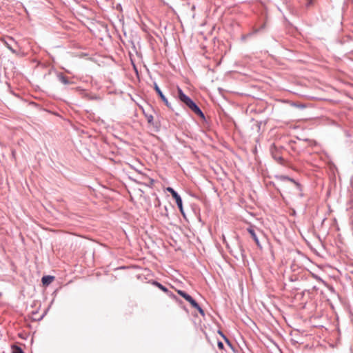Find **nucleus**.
Here are the masks:
<instances>
[{"instance_id": "1", "label": "nucleus", "mask_w": 353, "mask_h": 353, "mask_svg": "<svg viewBox=\"0 0 353 353\" xmlns=\"http://www.w3.org/2000/svg\"><path fill=\"white\" fill-rule=\"evenodd\" d=\"M179 99L185 104L195 114L204 119L205 116L200 108L186 94L183 93L180 88H178Z\"/></svg>"}, {"instance_id": "2", "label": "nucleus", "mask_w": 353, "mask_h": 353, "mask_svg": "<svg viewBox=\"0 0 353 353\" xmlns=\"http://www.w3.org/2000/svg\"><path fill=\"white\" fill-rule=\"evenodd\" d=\"M167 191L172 194L174 199H175L176 205L179 208L181 212L183 213L182 199L180 195L172 188L170 187L167 188Z\"/></svg>"}, {"instance_id": "3", "label": "nucleus", "mask_w": 353, "mask_h": 353, "mask_svg": "<svg viewBox=\"0 0 353 353\" xmlns=\"http://www.w3.org/2000/svg\"><path fill=\"white\" fill-rule=\"evenodd\" d=\"M247 231L248 232V233L250 234L251 237L252 238V239L254 241V242L256 243V245L258 248H261V245L259 242V240L258 239V236H257V234L256 232V231H259L260 232L259 230L258 229H255L253 227H250L247 229Z\"/></svg>"}, {"instance_id": "4", "label": "nucleus", "mask_w": 353, "mask_h": 353, "mask_svg": "<svg viewBox=\"0 0 353 353\" xmlns=\"http://www.w3.org/2000/svg\"><path fill=\"white\" fill-rule=\"evenodd\" d=\"M177 292L178 294L188 301L192 307H198V303L190 295L183 290H178Z\"/></svg>"}, {"instance_id": "5", "label": "nucleus", "mask_w": 353, "mask_h": 353, "mask_svg": "<svg viewBox=\"0 0 353 353\" xmlns=\"http://www.w3.org/2000/svg\"><path fill=\"white\" fill-rule=\"evenodd\" d=\"M154 88L155 91L157 92V93L158 94V95L159 96V97L161 98V99L163 101L165 105L168 108H170V103L168 102L167 98L163 94V93L162 92V91L161 90V89L159 88V87L158 86V85L156 83H154Z\"/></svg>"}, {"instance_id": "6", "label": "nucleus", "mask_w": 353, "mask_h": 353, "mask_svg": "<svg viewBox=\"0 0 353 353\" xmlns=\"http://www.w3.org/2000/svg\"><path fill=\"white\" fill-rule=\"evenodd\" d=\"M57 78L59 81L64 85H68L70 83L68 78L61 72L58 73Z\"/></svg>"}, {"instance_id": "7", "label": "nucleus", "mask_w": 353, "mask_h": 353, "mask_svg": "<svg viewBox=\"0 0 353 353\" xmlns=\"http://www.w3.org/2000/svg\"><path fill=\"white\" fill-rule=\"evenodd\" d=\"M54 279V276H43L41 279V281L43 285H48L50 284Z\"/></svg>"}, {"instance_id": "8", "label": "nucleus", "mask_w": 353, "mask_h": 353, "mask_svg": "<svg viewBox=\"0 0 353 353\" xmlns=\"http://www.w3.org/2000/svg\"><path fill=\"white\" fill-rule=\"evenodd\" d=\"M277 178L281 181H290V182L293 183L294 184H295L297 187L300 186V184L299 183H297L294 179H291L288 176L281 175V176H277Z\"/></svg>"}, {"instance_id": "9", "label": "nucleus", "mask_w": 353, "mask_h": 353, "mask_svg": "<svg viewBox=\"0 0 353 353\" xmlns=\"http://www.w3.org/2000/svg\"><path fill=\"white\" fill-rule=\"evenodd\" d=\"M151 283L153 285L157 287L159 289H160L163 292H168V288L166 287H165L164 285H163L162 284H161L160 283H159L156 281H152Z\"/></svg>"}, {"instance_id": "10", "label": "nucleus", "mask_w": 353, "mask_h": 353, "mask_svg": "<svg viewBox=\"0 0 353 353\" xmlns=\"http://www.w3.org/2000/svg\"><path fill=\"white\" fill-rule=\"evenodd\" d=\"M273 155V158L278 162L280 164H284V162H285V160L284 159L279 156V155H277L276 154H272Z\"/></svg>"}, {"instance_id": "11", "label": "nucleus", "mask_w": 353, "mask_h": 353, "mask_svg": "<svg viewBox=\"0 0 353 353\" xmlns=\"http://www.w3.org/2000/svg\"><path fill=\"white\" fill-rule=\"evenodd\" d=\"M145 117L147 119L148 123L151 125H154V117L152 114H145Z\"/></svg>"}, {"instance_id": "12", "label": "nucleus", "mask_w": 353, "mask_h": 353, "mask_svg": "<svg viewBox=\"0 0 353 353\" xmlns=\"http://www.w3.org/2000/svg\"><path fill=\"white\" fill-rule=\"evenodd\" d=\"M12 353H24L23 350L17 345H12Z\"/></svg>"}, {"instance_id": "13", "label": "nucleus", "mask_w": 353, "mask_h": 353, "mask_svg": "<svg viewBox=\"0 0 353 353\" xmlns=\"http://www.w3.org/2000/svg\"><path fill=\"white\" fill-rule=\"evenodd\" d=\"M165 293L172 299H175V300H177V297L171 291H170L168 289V292H165Z\"/></svg>"}, {"instance_id": "14", "label": "nucleus", "mask_w": 353, "mask_h": 353, "mask_svg": "<svg viewBox=\"0 0 353 353\" xmlns=\"http://www.w3.org/2000/svg\"><path fill=\"white\" fill-rule=\"evenodd\" d=\"M194 308L196 309L202 315V316H204L205 315V312L203 311V310L200 307V305L198 304V307H193Z\"/></svg>"}, {"instance_id": "15", "label": "nucleus", "mask_w": 353, "mask_h": 353, "mask_svg": "<svg viewBox=\"0 0 353 353\" xmlns=\"http://www.w3.org/2000/svg\"><path fill=\"white\" fill-rule=\"evenodd\" d=\"M6 46L12 52H16V50L13 49L12 47L8 42H6Z\"/></svg>"}, {"instance_id": "16", "label": "nucleus", "mask_w": 353, "mask_h": 353, "mask_svg": "<svg viewBox=\"0 0 353 353\" xmlns=\"http://www.w3.org/2000/svg\"><path fill=\"white\" fill-rule=\"evenodd\" d=\"M217 345H218V347L220 349V350H223V343L221 342V341H219L218 343H217Z\"/></svg>"}, {"instance_id": "17", "label": "nucleus", "mask_w": 353, "mask_h": 353, "mask_svg": "<svg viewBox=\"0 0 353 353\" xmlns=\"http://www.w3.org/2000/svg\"><path fill=\"white\" fill-rule=\"evenodd\" d=\"M219 333L221 334V336H223V338L225 339V341H226V343L231 345L230 343V341L225 337V336L224 334H223L221 332H219Z\"/></svg>"}, {"instance_id": "18", "label": "nucleus", "mask_w": 353, "mask_h": 353, "mask_svg": "<svg viewBox=\"0 0 353 353\" xmlns=\"http://www.w3.org/2000/svg\"><path fill=\"white\" fill-rule=\"evenodd\" d=\"M313 277L315 278L316 280L319 281H323V280L318 276L316 275H314V274H312Z\"/></svg>"}]
</instances>
